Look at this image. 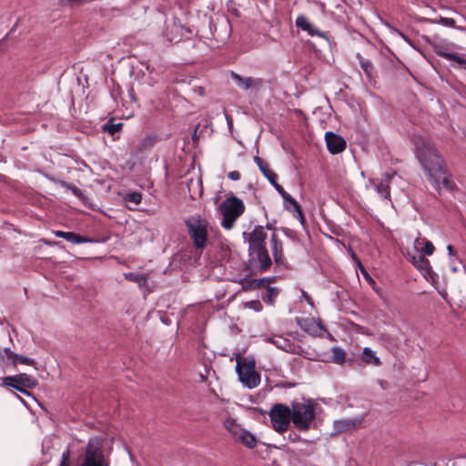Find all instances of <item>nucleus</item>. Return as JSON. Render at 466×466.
<instances>
[{
	"instance_id": "nucleus-1",
	"label": "nucleus",
	"mask_w": 466,
	"mask_h": 466,
	"mask_svg": "<svg viewBox=\"0 0 466 466\" xmlns=\"http://www.w3.org/2000/svg\"><path fill=\"white\" fill-rule=\"evenodd\" d=\"M415 155L422 168L431 178L437 181V177L444 173V161L431 140L426 137L414 138Z\"/></svg>"
},
{
	"instance_id": "nucleus-2",
	"label": "nucleus",
	"mask_w": 466,
	"mask_h": 466,
	"mask_svg": "<svg viewBox=\"0 0 466 466\" xmlns=\"http://www.w3.org/2000/svg\"><path fill=\"white\" fill-rule=\"evenodd\" d=\"M316 407L317 404L310 399H304L301 402L292 401L291 421L295 428L300 431H308L315 421Z\"/></svg>"
},
{
	"instance_id": "nucleus-3",
	"label": "nucleus",
	"mask_w": 466,
	"mask_h": 466,
	"mask_svg": "<svg viewBox=\"0 0 466 466\" xmlns=\"http://www.w3.org/2000/svg\"><path fill=\"white\" fill-rule=\"evenodd\" d=\"M104 438L93 436L89 438L83 452L78 458V466H109L104 454Z\"/></svg>"
},
{
	"instance_id": "nucleus-4",
	"label": "nucleus",
	"mask_w": 466,
	"mask_h": 466,
	"mask_svg": "<svg viewBox=\"0 0 466 466\" xmlns=\"http://www.w3.org/2000/svg\"><path fill=\"white\" fill-rule=\"evenodd\" d=\"M218 210L223 216L221 226L225 229L229 230L234 227L237 219L244 213L245 205L239 198L231 196L219 205Z\"/></svg>"
},
{
	"instance_id": "nucleus-5",
	"label": "nucleus",
	"mask_w": 466,
	"mask_h": 466,
	"mask_svg": "<svg viewBox=\"0 0 466 466\" xmlns=\"http://www.w3.org/2000/svg\"><path fill=\"white\" fill-rule=\"evenodd\" d=\"M236 370L239 380L248 389L256 388L260 383V375L255 370V360H237Z\"/></svg>"
},
{
	"instance_id": "nucleus-6",
	"label": "nucleus",
	"mask_w": 466,
	"mask_h": 466,
	"mask_svg": "<svg viewBox=\"0 0 466 466\" xmlns=\"http://www.w3.org/2000/svg\"><path fill=\"white\" fill-rule=\"evenodd\" d=\"M188 235L193 240L196 248L203 249L208 240V226L207 222L199 217L192 218L186 221Z\"/></svg>"
},
{
	"instance_id": "nucleus-7",
	"label": "nucleus",
	"mask_w": 466,
	"mask_h": 466,
	"mask_svg": "<svg viewBox=\"0 0 466 466\" xmlns=\"http://www.w3.org/2000/svg\"><path fill=\"white\" fill-rule=\"evenodd\" d=\"M268 415L272 427L277 432L282 433L289 429L291 421L290 407L277 403L271 408Z\"/></svg>"
},
{
	"instance_id": "nucleus-8",
	"label": "nucleus",
	"mask_w": 466,
	"mask_h": 466,
	"mask_svg": "<svg viewBox=\"0 0 466 466\" xmlns=\"http://www.w3.org/2000/svg\"><path fill=\"white\" fill-rule=\"evenodd\" d=\"M37 385V380L31 375L26 373H20L14 376H7L3 378V386L12 387L26 395H30L26 389H33Z\"/></svg>"
},
{
	"instance_id": "nucleus-9",
	"label": "nucleus",
	"mask_w": 466,
	"mask_h": 466,
	"mask_svg": "<svg viewBox=\"0 0 466 466\" xmlns=\"http://www.w3.org/2000/svg\"><path fill=\"white\" fill-rule=\"evenodd\" d=\"M242 236L248 244V251L266 246L267 233L263 226H256L251 232H243Z\"/></svg>"
},
{
	"instance_id": "nucleus-10",
	"label": "nucleus",
	"mask_w": 466,
	"mask_h": 466,
	"mask_svg": "<svg viewBox=\"0 0 466 466\" xmlns=\"http://www.w3.org/2000/svg\"><path fill=\"white\" fill-rule=\"evenodd\" d=\"M248 254L251 257V261L258 265L260 271L268 269L272 264L266 246L248 251Z\"/></svg>"
},
{
	"instance_id": "nucleus-11",
	"label": "nucleus",
	"mask_w": 466,
	"mask_h": 466,
	"mask_svg": "<svg viewBox=\"0 0 466 466\" xmlns=\"http://www.w3.org/2000/svg\"><path fill=\"white\" fill-rule=\"evenodd\" d=\"M230 76L232 79L237 83L238 86L245 91L249 89L258 90L263 86V80L258 77H244L233 71L230 72Z\"/></svg>"
},
{
	"instance_id": "nucleus-12",
	"label": "nucleus",
	"mask_w": 466,
	"mask_h": 466,
	"mask_svg": "<svg viewBox=\"0 0 466 466\" xmlns=\"http://www.w3.org/2000/svg\"><path fill=\"white\" fill-rule=\"evenodd\" d=\"M362 418H345L337 420L333 422L334 432L332 434H339L351 431L362 424Z\"/></svg>"
},
{
	"instance_id": "nucleus-13",
	"label": "nucleus",
	"mask_w": 466,
	"mask_h": 466,
	"mask_svg": "<svg viewBox=\"0 0 466 466\" xmlns=\"http://www.w3.org/2000/svg\"><path fill=\"white\" fill-rule=\"evenodd\" d=\"M297 27L306 31L311 36H319L329 42L326 34L316 27L305 15H299L295 21Z\"/></svg>"
},
{
	"instance_id": "nucleus-14",
	"label": "nucleus",
	"mask_w": 466,
	"mask_h": 466,
	"mask_svg": "<svg viewBox=\"0 0 466 466\" xmlns=\"http://www.w3.org/2000/svg\"><path fill=\"white\" fill-rule=\"evenodd\" d=\"M328 150L331 154H339L346 147V141L343 137L333 132H327L325 135Z\"/></svg>"
},
{
	"instance_id": "nucleus-15",
	"label": "nucleus",
	"mask_w": 466,
	"mask_h": 466,
	"mask_svg": "<svg viewBox=\"0 0 466 466\" xmlns=\"http://www.w3.org/2000/svg\"><path fill=\"white\" fill-rule=\"evenodd\" d=\"M296 322L302 330L310 335H317L324 330V327L313 318H297Z\"/></svg>"
},
{
	"instance_id": "nucleus-16",
	"label": "nucleus",
	"mask_w": 466,
	"mask_h": 466,
	"mask_svg": "<svg viewBox=\"0 0 466 466\" xmlns=\"http://www.w3.org/2000/svg\"><path fill=\"white\" fill-rule=\"evenodd\" d=\"M266 341L268 343H271L275 345L278 349H280L286 352L289 353H297L298 352V346L291 342L289 339L280 336V335H274L271 337H268L266 339Z\"/></svg>"
},
{
	"instance_id": "nucleus-17",
	"label": "nucleus",
	"mask_w": 466,
	"mask_h": 466,
	"mask_svg": "<svg viewBox=\"0 0 466 466\" xmlns=\"http://www.w3.org/2000/svg\"><path fill=\"white\" fill-rule=\"evenodd\" d=\"M395 176V171L387 172L380 183L374 184V189L381 198L390 199V184Z\"/></svg>"
},
{
	"instance_id": "nucleus-18",
	"label": "nucleus",
	"mask_w": 466,
	"mask_h": 466,
	"mask_svg": "<svg viewBox=\"0 0 466 466\" xmlns=\"http://www.w3.org/2000/svg\"><path fill=\"white\" fill-rule=\"evenodd\" d=\"M410 261L414 265V267L421 271V273L426 277H431L432 269L430 264L429 259L422 256V254H416L410 257Z\"/></svg>"
},
{
	"instance_id": "nucleus-19",
	"label": "nucleus",
	"mask_w": 466,
	"mask_h": 466,
	"mask_svg": "<svg viewBox=\"0 0 466 466\" xmlns=\"http://www.w3.org/2000/svg\"><path fill=\"white\" fill-rule=\"evenodd\" d=\"M270 248L274 261L278 265H284L283 246L278 236L273 233L270 238Z\"/></svg>"
},
{
	"instance_id": "nucleus-20",
	"label": "nucleus",
	"mask_w": 466,
	"mask_h": 466,
	"mask_svg": "<svg viewBox=\"0 0 466 466\" xmlns=\"http://www.w3.org/2000/svg\"><path fill=\"white\" fill-rule=\"evenodd\" d=\"M284 208L293 214V216L304 224L305 218L302 209L299 203L289 194L287 198H284Z\"/></svg>"
},
{
	"instance_id": "nucleus-21",
	"label": "nucleus",
	"mask_w": 466,
	"mask_h": 466,
	"mask_svg": "<svg viewBox=\"0 0 466 466\" xmlns=\"http://www.w3.org/2000/svg\"><path fill=\"white\" fill-rule=\"evenodd\" d=\"M425 40L432 46L434 52L448 60H451L455 54L447 52L446 44L439 39H430L428 36Z\"/></svg>"
},
{
	"instance_id": "nucleus-22",
	"label": "nucleus",
	"mask_w": 466,
	"mask_h": 466,
	"mask_svg": "<svg viewBox=\"0 0 466 466\" xmlns=\"http://www.w3.org/2000/svg\"><path fill=\"white\" fill-rule=\"evenodd\" d=\"M414 249L421 254V253H424L425 255H428V256H431L432 255L435 248L433 246V244L426 239V238H417L415 240H414Z\"/></svg>"
},
{
	"instance_id": "nucleus-23",
	"label": "nucleus",
	"mask_w": 466,
	"mask_h": 466,
	"mask_svg": "<svg viewBox=\"0 0 466 466\" xmlns=\"http://www.w3.org/2000/svg\"><path fill=\"white\" fill-rule=\"evenodd\" d=\"M55 235L58 238H62L68 242L74 243V244H82L89 242V239L87 238L82 237L80 235L76 234L75 232H66L61 230L55 231Z\"/></svg>"
},
{
	"instance_id": "nucleus-24",
	"label": "nucleus",
	"mask_w": 466,
	"mask_h": 466,
	"mask_svg": "<svg viewBox=\"0 0 466 466\" xmlns=\"http://www.w3.org/2000/svg\"><path fill=\"white\" fill-rule=\"evenodd\" d=\"M266 281H267L266 279H248V278H243V279L237 280V282L241 285L242 290H251V289H258V288L264 286Z\"/></svg>"
},
{
	"instance_id": "nucleus-25",
	"label": "nucleus",
	"mask_w": 466,
	"mask_h": 466,
	"mask_svg": "<svg viewBox=\"0 0 466 466\" xmlns=\"http://www.w3.org/2000/svg\"><path fill=\"white\" fill-rule=\"evenodd\" d=\"M357 57L360 62V66L363 70L367 79L369 81H372L376 75V70L373 64L367 58L362 57L360 55H357Z\"/></svg>"
},
{
	"instance_id": "nucleus-26",
	"label": "nucleus",
	"mask_w": 466,
	"mask_h": 466,
	"mask_svg": "<svg viewBox=\"0 0 466 466\" xmlns=\"http://www.w3.org/2000/svg\"><path fill=\"white\" fill-rule=\"evenodd\" d=\"M224 427L225 429L230 433L232 438L237 440L239 435L242 433V431L245 430L241 427L240 424H238L235 419L233 418H227L224 420Z\"/></svg>"
},
{
	"instance_id": "nucleus-27",
	"label": "nucleus",
	"mask_w": 466,
	"mask_h": 466,
	"mask_svg": "<svg viewBox=\"0 0 466 466\" xmlns=\"http://www.w3.org/2000/svg\"><path fill=\"white\" fill-rule=\"evenodd\" d=\"M361 360L368 365L380 366L381 361L379 357L376 356L375 352L369 347H365L362 350Z\"/></svg>"
},
{
	"instance_id": "nucleus-28",
	"label": "nucleus",
	"mask_w": 466,
	"mask_h": 466,
	"mask_svg": "<svg viewBox=\"0 0 466 466\" xmlns=\"http://www.w3.org/2000/svg\"><path fill=\"white\" fill-rule=\"evenodd\" d=\"M241 442L248 449H253L257 446L256 437L248 431L244 430L239 437L236 440Z\"/></svg>"
},
{
	"instance_id": "nucleus-29",
	"label": "nucleus",
	"mask_w": 466,
	"mask_h": 466,
	"mask_svg": "<svg viewBox=\"0 0 466 466\" xmlns=\"http://www.w3.org/2000/svg\"><path fill=\"white\" fill-rule=\"evenodd\" d=\"M446 171L444 170V173L441 175V177H437V181L434 178H431L434 184V187L440 190L441 189V184L443 186L444 188L447 190H452L455 187L454 183L445 176Z\"/></svg>"
},
{
	"instance_id": "nucleus-30",
	"label": "nucleus",
	"mask_w": 466,
	"mask_h": 466,
	"mask_svg": "<svg viewBox=\"0 0 466 466\" xmlns=\"http://www.w3.org/2000/svg\"><path fill=\"white\" fill-rule=\"evenodd\" d=\"M254 161L258 165L262 174L268 178V182L270 179L278 178V175L271 171L268 166L264 164L263 160L259 157L256 156L254 157Z\"/></svg>"
},
{
	"instance_id": "nucleus-31",
	"label": "nucleus",
	"mask_w": 466,
	"mask_h": 466,
	"mask_svg": "<svg viewBox=\"0 0 466 466\" xmlns=\"http://www.w3.org/2000/svg\"><path fill=\"white\" fill-rule=\"evenodd\" d=\"M126 279L137 283L139 287H144L147 283V279L143 274H136L134 272H129L125 274Z\"/></svg>"
},
{
	"instance_id": "nucleus-32",
	"label": "nucleus",
	"mask_w": 466,
	"mask_h": 466,
	"mask_svg": "<svg viewBox=\"0 0 466 466\" xmlns=\"http://www.w3.org/2000/svg\"><path fill=\"white\" fill-rule=\"evenodd\" d=\"M331 360L334 363L342 364L346 360V352L339 347H333L331 349Z\"/></svg>"
},
{
	"instance_id": "nucleus-33",
	"label": "nucleus",
	"mask_w": 466,
	"mask_h": 466,
	"mask_svg": "<svg viewBox=\"0 0 466 466\" xmlns=\"http://www.w3.org/2000/svg\"><path fill=\"white\" fill-rule=\"evenodd\" d=\"M424 22L431 23V24H440L441 25L447 26V27H454L455 26V20L452 18L448 17H440L439 19H431V18H424Z\"/></svg>"
},
{
	"instance_id": "nucleus-34",
	"label": "nucleus",
	"mask_w": 466,
	"mask_h": 466,
	"mask_svg": "<svg viewBox=\"0 0 466 466\" xmlns=\"http://www.w3.org/2000/svg\"><path fill=\"white\" fill-rule=\"evenodd\" d=\"M279 295V289L274 287H268L266 295L263 296V300L267 303L273 304Z\"/></svg>"
},
{
	"instance_id": "nucleus-35",
	"label": "nucleus",
	"mask_w": 466,
	"mask_h": 466,
	"mask_svg": "<svg viewBox=\"0 0 466 466\" xmlns=\"http://www.w3.org/2000/svg\"><path fill=\"white\" fill-rule=\"evenodd\" d=\"M12 363L14 365H16L17 363L25 364V365H33L35 363V360L28 357L15 353V356L13 357V360H12Z\"/></svg>"
},
{
	"instance_id": "nucleus-36",
	"label": "nucleus",
	"mask_w": 466,
	"mask_h": 466,
	"mask_svg": "<svg viewBox=\"0 0 466 466\" xmlns=\"http://www.w3.org/2000/svg\"><path fill=\"white\" fill-rule=\"evenodd\" d=\"M15 356V352H13L9 348H1L0 347V361H11L13 357Z\"/></svg>"
},
{
	"instance_id": "nucleus-37",
	"label": "nucleus",
	"mask_w": 466,
	"mask_h": 466,
	"mask_svg": "<svg viewBox=\"0 0 466 466\" xmlns=\"http://www.w3.org/2000/svg\"><path fill=\"white\" fill-rule=\"evenodd\" d=\"M61 186L67 190H70L76 197L81 198L83 196L82 190L76 187L75 185L63 181L61 182Z\"/></svg>"
},
{
	"instance_id": "nucleus-38",
	"label": "nucleus",
	"mask_w": 466,
	"mask_h": 466,
	"mask_svg": "<svg viewBox=\"0 0 466 466\" xmlns=\"http://www.w3.org/2000/svg\"><path fill=\"white\" fill-rule=\"evenodd\" d=\"M126 200L134 203L137 206L141 203L142 195L139 192L128 193L126 197Z\"/></svg>"
},
{
	"instance_id": "nucleus-39",
	"label": "nucleus",
	"mask_w": 466,
	"mask_h": 466,
	"mask_svg": "<svg viewBox=\"0 0 466 466\" xmlns=\"http://www.w3.org/2000/svg\"><path fill=\"white\" fill-rule=\"evenodd\" d=\"M269 183L275 187V189L278 191V193L282 197V198H287L289 193L284 190L282 186H280L277 182V178L270 179Z\"/></svg>"
},
{
	"instance_id": "nucleus-40",
	"label": "nucleus",
	"mask_w": 466,
	"mask_h": 466,
	"mask_svg": "<svg viewBox=\"0 0 466 466\" xmlns=\"http://www.w3.org/2000/svg\"><path fill=\"white\" fill-rule=\"evenodd\" d=\"M122 127V124L121 123H117V124H111V125H105L104 126V130H106L108 131L109 134L111 135H114L116 133H117Z\"/></svg>"
},
{
	"instance_id": "nucleus-41",
	"label": "nucleus",
	"mask_w": 466,
	"mask_h": 466,
	"mask_svg": "<svg viewBox=\"0 0 466 466\" xmlns=\"http://www.w3.org/2000/svg\"><path fill=\"white\" fill-rule=\"evenodd\" d=\"M451 61L458 64L459 68L466 71V59L459 56L458 55H454V57L451 59Z\"/></svg>"
},
{
	"instance_id": "nucleus-42",
	"label": "nucleus",
	"mask_w": 466,
	"mask_h": 466,
	"mask_svg": "<svg viewBox=\"0 0 466 466\" xmlns=\"http://www.w3.org/2000/svg\"><path fill=\"white\" fill-rule=\"evenodd\" d=\"M247 307L255 309L256 311H259L261 309V305L258 300H251L247 302Z\"/></svg>"
},
{
	"instance_id": "nucleus-43",
	"label": "nucleus",
	"mask_w": 466,
	"mask_h": 466,
	"mask_svg": "<svg viewBox=\"0 0 466 466\" xmlns=\"http://www.w3.org/2000/svg\"><path fill=\"white\" fill-rule=\"evenodd\" d=\"M228 178L237 181L240 178V173L237 170L231 171L228 174Z\"/></svg>"
},
{
	"instance_id": "nucleus-44",
	"label": "nucleus",
	"mask_w": 466,
	"mask_h": 466,
	"mask_svg": "<svg viewBox=\"0 0 466 466\" xmlns=\"http://www.w3.org/2000/svg\"><path fill=\"white\" fill-rule=\"evenodd\" d=\"M397 33H398V35H399L401 38H403V39H404V40H405V41H406L410 46H413V45H412V42H411V41H410V39H409V38H408V37H407V36H406L402 32H400V31L397 30Z\"/></svg>"
},
{
	"instance_id": "nucleus-45",
	"label": "nucleus",
	"mask_w": 466,
	"mask_h": 466,
	"mask_svg": "<svg viewBox=\"0 0 466 466\" xmlns=\"http://www.w3.org/2000/svg\"><path fill=\"white\" fill-rule=\"evenodd\" d=\"M289 440L291 441L292 442H296L297 441L299 440V436L296 433H290L289 435Z\"/></svg>"
},
{
	"instance_id": "nucleus-46",
	"label": "nucleus",
	"mask_w": 466,
	"mask_h": 466,
	"mask_svg": "<svg viewBox=\"0 0 466 466\" xmlns=\"http://www.w3.org/2000/svg\"><path fill=\"white\" fill-rule=\"evenodd\" d=\"M68 456H69V451H67L66 452L63 453L61 466H65L66 465V461H67Z\"/></svg>"
},
{
	"instance_id": "nucleus-47",
	"label": "nucleus",
	"mask_w": 466,
	"mask_h": 466,
	"mask_svg": "<svg viewBox=\"0 0 466 466\" xmlns=\"http://www.w3.org/2000/svg\"><path fill=\"white\" fill-rule=\"evenodd\" d=\"M461 263L460 261L457 262V264H451V268L453 272H456L458 271V267L461 265Z\"/></svg>"
},
{
	"instance_id": "nucleus-48",
	"label": "nucleus",
	"mask_w": 466,
	"mask_h": 466,
	"mask_svg": "<svg viewBox=\"0 0 466 466\" xmlns=\"http://www.w3.org/2000/svg\"><path fill=\"white\" fill-rule=\"evenodd\" d=\"M447 250H448V253H449V255H450L451 257L454 255V254H453V248H452V246H451V245H449V246L447 247Z\"/></svg>"
},
{
	"instance_id": "nucleus-49",
	"label": "nucleus",
	"mask_w": 466,
	"mask_h": 466,
	"mask_svg": "<svg viewBox=\"0 0 466 466\" xmlns=\"http://www.w3.org/2000/svg\"><path fill=\"white\" fill-rule=\"evenodd\" d=\"M223 24L226 27H230L228 20H225Z\"/></svg>"
},
{
	"instance_id": "nucleus-50",
	"label": "nucleus",
	"mask_w": 466,
	"mask_h": 466,
	"mask_svg": "<svg viewBox=\"0 0 466 466\" xmlns=\"http://www.w3.org/2000/svg\"><path fill=\"white\" fill-rule=\"evenodd\" d=\"M170 42H177L178 40L176 37H168Z\"/></svg>"
},
{
	"instance_id": "nucleus-51",
	"label": "nucleus",
	"mask_w": 466,
	"mask_h": 466,
	"mask_svg": "<svg viewBox=\"0 0 466 466\" xmlns=\"http://www.w3.org/2000/svg\"><path fill=\"white\" fill-rule=\"evenodd\" d=\"M227 121H228V124L229 126H231V125H232V121H231V119H229V117H228V116H227Z\"/></svg>"
},
{
	"instance_id": "nucleus-52",
	"label": "nucleus",
	"mask_w": 466,
	"mask_h": 466,
	"mask_svg": "<svg viewBox=\"0 0 466 466\" xmlns=\"http://www.w3.org/2000/svg\"><path fill=\"white\" fill-rule=\"evenodd\" d=\"M227 121H228V124L229 126H231V125H232V121H231V119H229V117H228V116H227Z\"/></svg>"
},
{
	"instance_id": "nucleus-53",
	"label": "nucleus",
	"mask_w": 466,
	"mask_h": 466,
	"mask_svg": "<svg viewBox=\"0 0 466 466\" xmlns=\"http://www.w3.org/2000/svg\"><path fill=\"white\" fill-rule=\"evenodd\" d=\"M177 26H175V25H174V26H172V27L170 28V30H171V31H173V30H177Z\"/></svg>"
},
{
	"instance_id": "nucleus-54",
	"label": "nucleus",
	"mask_w": 466,
	"mask_h": 466,
	"mask_svg": "<svg viewBox=\"0 0 466 466\" xmlns=\"http://www.w3.org/2000/svg\"><path fill=\"white\" fill-rule=\"evenodd\" d=\"M307 300L312 304V301H311V299L309 297L307 296Z\"/></svg>"
}]
</instances>
